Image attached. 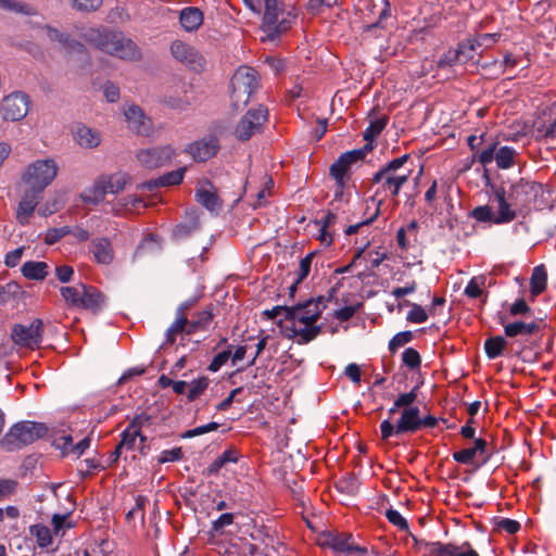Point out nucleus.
<instances>
[{
  "label": "nucleus",
  "mask_w": 556,
  "mask_h": 556,
  "mask_svg": "<svg viewBox=\"0 0 556 556\" xmlns=\"http://www.w3.org/2000/svg\"><path fill=\"white\" fill-rule=\"evenodd\" d=\"M408 160L409 155L403 154L402 156L395 157L382 165L372 175L371 185L377 186V190L375 192V197H371L369 200H367V210L369 208V203L374 206V210L362 222L355 225H350L345 229V235H354L363 226L370 225L377 219L380 214L382 199L377 200L376 197L383 195V198L394 199L400 194L402 187L407 184L413 173L412 168L405 166Z\"/></svg>",
  "instance_id": "nucleus-1"
},
{
  "label": "nucleus",
  "mask_w": 556,
  "mask_h": 556,
  "mask_svg": "<svg viewBox=\"0 0 556 556\" xmlns=\"http://www.w3.org/2000/svg\"><path fill=\"white\" fill-rule=\"evenodd\" d=\"M326 308L323 296L308 299L302 303L290 306L288 316L291 326L286 327L285 336L298 344H307L321 332V327L314 325Z\"/></svg>",
  "instance_id": "nucleus-2"
},
{
  "label": "nucleus",
  "mask_w": 556,
  "mask_h": 556,
  "mask_svg": "<svg viewBox=\"0 0 556 556\" xmlns=\"http://www.w3.org/2000/svg\"><path fill=\"white\" fill-rule=\"evenodd\" d=\"M87 42L99 50L124 60H135L139 51L135 42L122 33L108 29L90 28L84 35Z\"/></svg>",
  "instance_id": "nucleus-3"
},
{
  "label": "nucleus",
  "mask_w": 556,
  "mask_h": 556,
  "mask_svg": "<svg viewBox=\"0 0 556 556\" xmlns=\"http://www.w3.org/2000/svg\"><path fill=\"white\" fill-rule=\"evenodd\" d=\"M47 432L48 428L45 424L28 420L20 421L10 428L3 437L1 444L8 451L18 450L41 439Z\"/></svg>",
  "instance_id": "nucleus-4"
},
{
  "label": "nucleus",
  "mask_w": 556,
  "mask_h": 556,
  "mask_svg": "<svg viewBox=\"0 0 556 556\" xmlns=\"http://www.w3.org/2000/svg\"><path fill=\"white\" fill-rule=\"evenodd\" d=\"M129 181L130 176L123 172L101 175L93 185L83 193L81 198L86 203L98 204L104 200L108 193L117 194L122 192Z\"/></svg>",
  "instance_id": "nucleus-5"
},
{
  "label": "nucleus",
  "mask_w": 556,
  "mask_h": 556,
  "mask_svg": "<svg viewBox=\"0 0 556 556\" xmlns=\"http://www.w3.org/2000/svg\"><path fill=\"white\" fill-rule=\"evenodd\" d=\"M257 88V72L249 66L239 67L231 78L232 105L236 109L245 106Z\"/></svg>",
  "instance_id": "nucleus-6"
},
{
  "label": "nucleus",
  "mask_w": 556,
  "mask_h": 556,
  "mask_svg": "<svg viewBox=\"0 0 556 556\" xmlns=\"http://www.w3.org/2000/svg\"><path fill=\"white\" fill-rule=\"evenodd\" d=\"M265 12L262 21V30L266 34L263 40H275L288 30L293 16L285 14L282 4L278 0H264Z\"/></svg>",
  "instance_id": "nucleus-7"
},
{
  "label": "nucleus",
  "mask_w": 556,
  "mask_h": 556,
  "mask_svg": "<svg viewBox=\"0 0 556 556\" xmlns=\"http://www.w3.org/2000/svg\"><path fill=\"white\" fill-rule=\"evenodd\" d=\"M58 174V165L51 160H39L27 166L23 180L37 192H42L55 178Z\"/></svg>",
  "instance_id": "nucleus-8"
},
{
  "label": "nucleus",
  "mask_w": 556,
  "mask_h": 556,
  "mask_svg": "<svg viewBox=\"0 0 556 556\" xmlns=\"http://www.w3.org/2000/svg\"><path fill=\"white\" fill-rule=\"evenodd\" d=\"M542 191V185L535 181L520 179L510 186L507 194L508 199L514 203V206L517 207L521 214H525Z\"/></svg>",
  "instance_id": "nucleus-9"
},
{
  "label": "nucleus",
  "mask_w": 556,
  "mask_h": 556,
  "mask_svg": "<svg viewBox=\"0 0 556 556\" xmlns=\"http://www.w3.org/2000/svg\"><path fill=\"white\" fill-rule=\"evenodd\" d=\"M267 119L268 110L265 106L258 105L249 110L236 127V137L241 141L249 140L252 136L262 131Z\"/></svg>",
  "instance_id": "nucleus-10"
},
{
  "label": "nucleus",
  "mask_w": 556,
  "mask_h": 556,
  "mask_svg": "<svg viewBox=\"0 0 556 556\" xmlns=\"http://www.w3.org/2000/svg\"><path fill=\"white\" fill-rule=\"evenodd\" d=\"M374 149V144L366 143L361 149L348 151L339 156V159L330 166V175L336 179L338 186H344V178L351 166L358 161L365 159L368 152Z\"/></svg>",
  "instance_id": "nucleus-11"
},
{
  "label": "nucleus",
  "mask_w": 556,
  "mask_h": 556,
  "mask_svg": "<svg viewBox=\"0 0 556 556\" xmlns=\"http://www.w3.org/2000/svg\"><path fill=\"white\" fill-rule=\"evenodd\" d=\"M43 321L39 318L34 319L28 325L18 324L12 329V339L14 343L21 346L36 349L42 341Z\"/></svg>",
  "instance_id": "nucleus-12"
},
{
  "label": "nucleus",
  "mask_w": 556,
  "mask_h": 556,
  "mask_svg": "<svg viewBox=\"0 0 556 556\" xmlns=\"http://www.w3.org/2000/svg\"><path fill=\"white\" fill-rule=\"evenodd\" d=\"M174 156L175 150L170 146L146 148L136 153L139 164L149 169L169 164Z\"/></svg>",
  "instance_id": "nucleus-13"
},
{
  "label": "nucleus",
  "mask_w": 556,
  "mask_h": 556,
  "mask_svg": "<svg viewBox=\"0 0 556 556\" xmlns=\"http://www.w3.org/2000/svg\"><path fill=\"white\" fill-rule=\"evenodd\" d=\"M29 106L30 99L28 94L22 91H14L2 100V117L12 122L21 121L27 115Z\"/></svg>",
  "instance_id": "nucleus-14"
},
{
  "label": "nucleus",
  "mask_w": 556,
  "mask_h": 556,
  "mask_svg": "<svg viewBox=\"0 0 556 556\" xmlns=\"http://www.w3.org/2000/svg\"><path fill=\"white\" fill-rule=\"evenodd\" d=\"M128 128L141 136H149L152 131V122L137 104H126L123 109Z\"/></svg>",
  "instance_id": "nucleus-15"
},
{
  "label": "nucleus",
  "mask_w": 556,
  "mask_h": 556,
  "mask_svg": "<svg viewBox=\"0 0 556 556\" xmlns=\"http://www.w3.org/2000/svg\"><path fill=\"white\" fill-rule=\"evenodd\" d=\"M147 438L140 431V425L138 419H134L126 429L122 432V439L118 443L119 448L126 451H132L138 447L141 454H146V442Z\"/></svg>",
  "instance_id": "nucleus-16"
},
{
  "label": "nucleus",
  "mask_w": 556,
  "mask_h": 556,
  "mask_svg": "<svg viewBox=\"0 0 556 556\" xmlns=\"http://www.w3.org/2000/svg\"><path fill=\"white\" fill-rule=\"evenodd\" d=\"M218 140L207 137L188 144L185 151L197 162H205L213 157L218 150Z\"/></svg>",
  "instance_id": "nucleus-17"
},
{
  "label": "nucleus",
  "mask_w": 556,
  "mask_h": 556,
  "mask_svg": "<svg viewBox=\"0 0 556 556\" xmlns=\"http://www.w3.org/2000/svg\"><path fill=\"white\" fill-rule=\"evenodd\" d=\"M428 552L432 556H479L469 542H464L460 545L432 542L428 545Z\"/></svg>",
  "instance_id": "nucleus-18"
},
{
  "label": "nucleus",
  "mask_w": 556,
  "mask_h": 556,
  "mask_svg": "<svg viewBox=\"0 0 556 556\" xmlns=\"http://www.w3.org/2000/svg\"><path fill=\"white\" fill-rule=\"evenodd\" d=\"M494 198L497 201V211L495 213V225L509 224L518 215H521L519 210L514 206V203L508 199V194L504 189H498L494 192Z\"/></svg>",
  "instance_id": "nucleus-19"
},
{
  "label": "nucleus",
  "mask_w": 556,
  "mask_h": 556,
  "mask_svg": "<svg viewBox=\"0 0 556 556\" xmlns=\"http://www.w3.org/2000/svg\"><path fill=\"white\" fill-rule=\"evenodd\" d=\"M90 253L96 263L101 265H111L114 262V249L112 242L106 237H98L90 242Z\"/></svg>",
  "instance_id": "nucleus-20"
},
{
  "label": "nucleus",
  "mask_w": 556,
  "mask_h": 556,
  "mask_svg": "<svg viewBox=\"0 0 556 556\" xmlns=\"http://www.w3.org/2000/svg\"><path fill=\"white\" fill-rule=\"evenodd\" d=\"M170 52L173 56L184 64L192 67L202 65V56L199 52L190 45L176 40L170 45Z\"/></svg>",
  "instance_id": "nucleus-21"
},
{
  "label": "nucleus",
  "mask_w": 556,
  "mask_h": 556,
  "mask_svg": "<svg viewBox=\"0 0 556 556\" xmlns=\"http://www.w3.org/2000/svg\"><path fill=\"white\" fill-rule=\"evenodd\" d=\"M83 292L78 308L89 311L92 314L100 313L105 306V295L97 288L88 285L86 288H83Z\"/></svg>",
  "instance_id": "nucleus-22"
},
{
  "label": "nucleus",
  "mask_w": 556,
  "mask_h": 556,
  "mask_svg": "<svg viewBox=\"0 0 556 556\" xmlns=\"http://www.w3.org/2000/svg\"><path fill=\"white\" fill-rule=\"evenodd\" d=\"M420 430V409L415 407L405 408L396 422V435L414 433Z\"/></svg>",
  "instance_id": "nucleus-23"
},
{
  "label": "nucleus",
  "mask_w": 556,
  "mask_h": 556,
  "mask_svg": "<svg viewBox=\"0 0 556 556\" xmlns=\"http://www.w3.org/2000/svg\"><path fill=\"white\" fill-rule=\"evenodd\" d=\"M328 544L336 552L343 553L346 555H363L366 553V548L356 545L353 541L351 534L348 533H338L336 535H331Z\"/></svg>",
  "instance_id": "nucleus-24"
},
{
  "label": "nucleus",
  "mask_w": 556,
  "mask_h": 556,
  "mask_svg": "<svg viewBox=\"0 0 556 556\" xmlns=\"http://www.w3.org/2000/svg\"><path fill=\"white\" fill-rule=\"evenodd\" d=\"M41 193L42 192H37V190L33 188H29V190L24 193L16 212V218L22 225L28 222V218L38 204Z\"/></svg>",
  "instance_id": "nucleus-25"
},
{
  "label": "nucleus",
  "mask_w": 556,
  "mask_h": 556,
  "mask_svg": "<svg viewBox=\"0 0 556 556\" xmlns=\"http://www.w3.org/2000/svg\"><path fill=\"white\" fill-rule=\"evenodd\" d=\"M74 140L84 149H94L101 143V134L96 129L79 124L74 130Z\"/></svg>",
  "instance_id": "nucleus-26"
},
{
  "label": "nucleus",
  "mask_w": 556,
  "mask_h": 556,
  "mask_svg": "<svg viewBox=\"0 0 556 556\" xmlns=\"http://www.w3.org/2000/svg\"><path fill=\"white\" fill-rule=\"evenodd\" d=\"M47 36L51 41L59 42L68 52H81L84 49V46L80 42L71 39L68 36L60 33L55 28L47 27Z\"/></svg>",
  "instance_id": "nucleus-27"
},
{
  "label": "nucleus",
  "mask_w": 556,
  "mask_h": 556,
  "mask_svg": "<svg viewBox=\"0 0 556 556\" xmlns=\"http://www.w3.org/2000/svg\"><path fill=\"white\" fill-rule=\"evenodd\" d=\"M202 22V12L197 8H186L180 12V24L188 31L198 29Z\"/></svg>",
  "instance_id": "nucleus-28"
},
{
  "label": "nucleus",
  "mask_w": 556,
  "mask_h": 556,
  "mask_svg": "<svg viewBox=\"0 0 556 556\" xmlns=\"http://www.w3.org/2000/svg\"><path fill=\"white\" fill-rule=\"evenodd\" d=\"M539 330V325L534 321L523 323L515 321L504 325V332L507 337L530 336Z\"/></svg>",
  "instance_id": "nucleus-29"
},
{
  "label": "nucleus",
  "mask_w": 556,
  "mask_h": 556,
  "mask_svg": "<svg viewBox=\"0 0 556 556\" xmlns=\"http://www.w3.org/2000/svg\"><path fill=\"white\" fill-rule=\"evenodd\" d=\"M21 270L27 279L43 280L48 275V265L45 262L29 261L23 264Z\"/></svg>",
  "instance_id": "nucleus-30"
},
{
  "label": "nucleus",
  "mask_w": 556,
  "mask_h": 556,
  "mask_svg": "<svg viewBox=\"0 0 556 556\" xmlns=\"http://www.w3.org/2000/svg\"><path fill=\"white\" fill-rule=\"evenodd\" d=\"M87 285L79 283L72 287H61L60 293L67 305L78 308L80 302V295H83V288Z\"/></svg>",
  "instance_id": "nucleus-31"
},
{
  "label": "nucleus",
  "mask_w": 556,
  "mask_h": 556,
  "mask_svg": "<svg viewBox=\"0 0 556 556\" xmlns=\"http://www.w3.org/2000/svg\"><path fill=\"white\" fill-rule=\"evenodd\" d=\"M547 274L543 266L533 269L530 280V291L533 295L541 294L546 289Z\"/></svg>",
  "instance_id": "nucleus-32"
},
{
  "label": "nucleus",
  "mask_w": 556,
  "mask_h": 556,
  "mask_svg": "<svg viewBox=\"0 0 556 556\" xmlns=\"http://www.w3.org/2000/svg\"><path fill=\"white\" fill-rule=\"evenodd\" d=\"M507 341L502 336L491 337L484 342V351L490 359L498 357L506 348Z\"/></svg>",
  "instance_id": "nucleus-33"
},
{
  "label": "nucleus",
  "mask_w": 556,
  "mask_h": 556,
  "mask_svg": "<svg viewBox=\"0 0 556 556\" xmlns=\"http://www.w3.org/2000/svg\"><path fill=\"white\" fill-rule=\"evenodd\" d=\"M197 201L208 211L213 212L220 207L218 195L206 189H198L195 192Z\"/></svg>",
  "instance_id": "nucleus-34"
},
{
  "label": "nucleus",
  "mask_w": 556,
  "mask_h": 556,
  "mask_svg": "<svg viewBox=\"0 0 556 556\" xmlns=\"http://www.w3.org/2000/svg\"><path fill=\"white\" fill-rule=\"evenodd\" d=\"M516 151L511 147L503 146L496 151L495 162L498 168L508 169L515 164Z\"/></svg>",
  "instance_id": "nucleus-35"
},
{
  "label": "nucleus",
  "mask_w": 556,
  "mask_h": 556,
  "mask_svg": "<svg viewBox=\"0 0 556 556\" xmlns=\"http://www.w3.org/2000/svg\"><path fill=\"white\" fill-rule=\"evenodd\" d=\"M29 532L36 538L40 547L45 548L52 543V531L45 525H34L29 528Z\"/></svg>",
  "instance_id": "nucleus-36"
},
{
  "label": "nucleus",
  "mask_w": 556,
  "mask_h": 556,
  "mask_svg": "<svg viewBox=\"0 0 556 556\" xmlns=\"http://www.w3.org/2000/svg\"><path fill=\"white\" fill-rule=\"evenodd\" d=\"M388 123V117L382 116L370 122L368 127L363 132V138L367 143L372 144L374 139L381 134Z\"/></svg>",
  "instance_id": "nucleus-37"
},
{
  "label": "nucleus",
  "mask_w": 556,
  "mask_h": 556,
  "mask_svg": "<svg viewBox=\"0 0 556 556\" xmlns=\"http://www.w3.org/2000/svg\"><path fill=\"white\" fill-rule=\"evenodd\" d=\"M189 329V321L187 316H177L175 321L166 330V342L173 344L176 336Z\"/></svg>",
  "instance_id": "nucleus-38"
},
{
  "label": "nucleus",
  "mask_w": 556,
  "mask_h": 556,
  "mask_svg": "<svg viewBox=\"0 0 556 556\" xmlns=\"http://www.w3.org/2000/svg\"><path fill=\"white\" fill-rule=\"evenodd\" d=\"M213 319V313L211 309H204L197 314L194 319L189 321V329L187 333H192L199 329H206Z\"/></svg>",
  "instance_id": "nucleus-39"
},
{
  "label": "nucleus",
  "mask_w": 556,
  "mask_h": 556,
  "mask_svg": "<svg viewBox=\"0 0 556 556\" xmlns=\"http://www.w3.org/2000/svg\"><path fill=\"white\" fill-rule=\"evenodd\" d=\"M478 46L476 45L472 38H468L458 43L456 52L458 53L459 62L466 63L471 61L475 58V52Z\"/></svg>",
  "instance_id": "nucleus-40"
},
{
  "label": "nucleus",
  "mask_w": 556,
  "mask_h": 556,
  "mask_svg": "<svg viewBox=\"0 0 556 556\" xmlns=\"http://www.w3.org/2000/svg\"><path fill=\"white\" fill-rule=\"evenodd\" d=\"M208 383H210V380L206 377H201L195 380H192L188 384V393H187L188 401L192 402L195 399H198L201 394H203L204 391L207 389Z\"/></svg>",
  "instance_id": "nucleus-41"
},
{
  "label": "nucleus",
  "mask_w": 556,
  "mask_h": 556,
  "mask_svg": "<svg viewBox=\"0 0 556 556\" xmlns=\"http://www.w3.org/2000/svg\"><path fill=\"white\" fill-rule=\"evenodd\" d=\"M18 481L15 479L2 478L0 479V502L9 500L18 489Z\"/></svg>",
  "instance_id": "nucleus-42"
},
{
  "label": "nucleus",
  "mask_w": 556,
  "mask_h": 556,
  "mask_svg": "<svg viewBox=\"0 0 556 556\" xmlns=\"http://www.w3.org/2000/svg\"><path fill=\"white\" fill-rule=\"evenodd\" d=\"M471 216L477 220L481 223H492L495 224V213L493 212L492 207L489 205H481L477 206L471 211Z\"/></svg>",
  "instance_id": "nucleus-43"
},
{
  "label": "nucleus",
  "mask_w": 556,
  "mask_h": 556,
  "mask_svg": "<svg viewBox=\"0 0 556 556\" xmlns=\"http://www.w3.org/2000/svg\"><path fill=\"white\" fill-rule=\"evenodd\" d=\"M498 142L493 141L491 142L486 148H484L480 153H476L475 156H477L478 161L482 165H488L495 161L496 151L498 150Z\"/></svg>",
  "instance_id": "nucleus-44"
},
{
  "label": "nucleus",
  "mask_w": 556,
  "mask_h": 556,
  "mask_svg": "<svg viewBox=\"0 0 556 556\" xmlns=\"http://www.w3.org/2000/svg\"><path fill=\"white\" fill-rule=\"evenodd\" d=\"M118 208H114L116 213L121 212L122 210L132 211L140 206H144L143 200L136 194H129L123 198L122 200L118 201Z\"/></svg>",
  "instance_id": "nucleus-45"
},
{
  "label": "nucleus",
  "mask_w": 556,
  "mask_h": 556,
  "mask_svg": "<svg viewBox=\"0 0 556 556\" xmlns=\"http://www.w3.org/2000/svg\"><path fill=\"white\" fill-rule=\"evenodd\" d=\"M402 362L409 369H417L420 366L421 357L418 351L413 348H407L402 354Z\"/></svg>",
  "instance_id": "nucleus-46"
},
{
  "label": "nucleus",
  "mask_w": 556,
  "mask_h": 556,
  "mask_svg": "<svg viewBox=\"0 0 556 556\" xmlns=\"http://www.w3.org/2000/svg\"><path fill=\"white\" fill-rule=\"evenodd\" d=\"M409 306H410V311L408 312V314L406 316V319L409 323L422 324V323L427 321L428 314L421 305L412 303V304H409Z\"/></svg>",
  "instance_id": "nucleus-47"
},
{
  "label": "nucleus",
  "mask_w": 556,
  "mask_h": 556,
  "mask_svg": "<svg viewBox=\"0 0 556 556\" xmlns=\"http://www.w3.org/2000/svg\"><path fill=\"white\" fill-rule=\"evenodd\" d=\"M186 168H178L176 170L166 173L162 177L159 178V182H161L162 187L165 186H176L179 185L184 179Z\"/></svg>",
  "instance_id": "nucleus-48"
},
{
  "label": "nucleus",
  "mask_w": 556,
  "mask_h": 556,
  "mask_svg": "<svg viewBox=\"0 0 556 556\" xmlns=\"http://www.w3.org/2000/svg\"><path fill=\"white\" fill-rule=\"evenodd\" d=\"M386 258L387 254L380 251H368L366 254L364 252L362 256V260L369 264L365 267L366 270L379 267Z\"/></svg>",
  "instance_id": "nucleus-49"
},
{
  "label": "nucleus",
  "mask_w": 556,
  "mask_h": 556,
  "mask_svg": "<svg viewBox=\"0 0 556 556\" xmlns=\"http://www.w3.org/2000/svg\"><path fill=\"white\" fill-rule=\"evenodd\" d=\"M483 285H484L483 277H473L470 279V281L466 286L464 293L471 299L479 298L482 293L481 288Z\"/></svg>",
  "instance_id": "nucleus-50"
},
{
  "label": "nucleus",
  "mask_w": 556,
  "mask_h": 556,
  "mask_svg": "<svg viewBox=\"0 0 556 556\" xmlns=\"http://www.w3.org/2000/svg\"><path fill=\"white\" fill-rule=\"evenodd\" d=\"M164 101L169 108H172L174 110H179V111L186 110L190 104V101L186 94H182V96L166 94Z\"/></svg>",
  "instance_id": "nucleus-51"
},
{
  "label": "nucleus",
  "mask_w": 556,
  "mask_h": 556,
  "mask_svg": "<svg viewBox=\"0 0 556 556\" xmlns=\"http://www.w3.org/2000/svg\"><path fill=\"white\" fill-rule=\"evenodd\" d=\"M413 339L412 331H402L396 333L389 342V350L395 352L399 348L410 342Z\"/></svg>",
  "instance_id": "nucleus-52"
},
{
  "label": "nucleus",
  "mask_w": 556,
  "mask_h": 556,
  "mask_svg": "<svg viewBox=\"0 0 556 556\" xmlns=\"http://www.w3.org/2000/svg\"><path fill=\"white\" fill-rule=\"evenodd\" d=\"M73 7L78 11L93 12L103 3V0H71Z\"/></svg>",
  "instance_id": "nucleus-53"
},
{
  "label": "nucleus",
  "mask_w": 556,
  "mask_h": 556,
  "mask_svg": "<svg viewBox=\"0 0 556 556\" xmlns=\"http://www.w3.org/2000/svg\"><path fill=\"white\" fill-rule=\"evenodd\" d=\"M218 427H219V424H217L215 421H212V422H208L206 425L199 426V427H195L193 429H190V430L186 431L182 434V438H193V437L202 435V434H205L207 432L217 430Z\"/></svg>",
  "instance_id": "nucleus-54"
},
{
  "label": "nucleus",
  "mask_w": 556,
  "mask_h": 556,
  "mask_svg": "<svg viewBox=\"0 0 556 556\" xmlns=\"http://www.w3.org/2000/svg\"><path fill=\"white\" fill-rule=\"evenodd\" d=\"M459 62L458 53L456 52V49H451L443 53L440 59L438 60V67L444 68V67H452L455 64Z\"/></svg>",
  "instance_id": "nucleus-55"
},
{
  "label": "nucleus",
  "mask_w": 556,
  "mask_h": 556,
  "mask_svg": "<svg viewBox=\"0 0 556 556\" xmlns=\"http://www.w3.org/2000/svg\"><path fill=\"white\" fill-rule=\"evenodd\" d=\"M230 356H231L230 350H226V351H223V352L216 354L214 356V358L212 359L211 364L208 365L207 369L213 372L218 371L222 368V366H224L228 362Z\"/></svg>",
  "instance_id": "nucleus-56"
},
{
  "label": "nucleus",
  "mask_w": 556,
  "mask_h": 556,
  "mask_svg": "<svg viewBox=\"0 0 556 556\" xmlns=\"http://www.w3.org/2000/svg\"><path fill=\"white\" fill-rule=\"evenodd\" d=\"M53 445L61 450L63 456H71V445H73V438L70 434L58 437L54 439Z\"/></svg>",
  "instance_id": "nucleus-57"
},
{
  "label": "nucleus",
  "mask_w": 556,
  "mask_h": 556,
  "mask_svg": "<svg viewBox=\"0 0 556 556\" xmlns=\"http://www.w3.org/2000/svg\"><path fill=\"white\" fill-rule=\"evenodd\" d=\"M314 256H315V252H311L300 261L296 282H301L303 279H305L307 277V275L309 274V270H311V265H312V261H313Z\"/></svg>",
  "instance_id": "nucleus-58"
},
{
  "label": "nucleus",
  "mask_w": 556,
  "mask_h": 556,
  "mask_svg": "<svg viewBox=\"0 0 556 556\" xmlns=\"http://www.w3.org/2000/svg\"><path fill=\"white\" fill-rule=\"evenodd\" d=\"M417 399V388H414L412 391L407 393L400 394L397 399L395 400V406L402 407V408H409L413 407L412 404Z\"/></svg>",
  "instance_id": "nucleus-59"
},
{
  "label": "nucleus",
  "mask_w": 556,
  "mask_h": 556,
  "mask_svg": "<svg viewBox=\"0 0 556 556\" xmlns=\"http://www.w3.org/2000/svg\"><path fill=\"white\" fill-rule=\"evenodd\" d=\"M386 517L389 522L396 526L401 530H406L408 528L406 519L395 509H388L386 511Z\"/></svg>",
  "instance_id": "nucleus-60"
},
{
  "label": "nucleus",
  "mask_w": 556,
  "mask_h": 556,
  "mask_svg": "<svg viewBox=\"0 0 556 556\" xmlns=\"http://www.w3.org/2000/svg\"><path fill=\"white\" fill-rule=\"evenodd\" d=\"M154 249H159V244L154 236L150 235L146 237L142 242L138 245L135 255L139 256L146 252H152Z\"/></svg>",
  "instance_id": "nucleus-61"
},
{
  "label": "nucleus",
  "mask_w": 556,
  "mask_h": 556,
  "mask_svg": "<svg viewBox=\"0 0 556 556\" xmlns=\"http://www.w3.org/2000/svg\"><path fill=\"white\" fill-rule=\"evenodd\" d=\"M67 517H68V514H65V515L54 514L52 516V520H51L52 527H53L52 531L55 535H59L63 531L64 526H66V528L73 527L72 522L65 523Z\"/></svg>",
  "instance_id": "nucleus-62"
},
{
  "label": "nucleus",
  "mask_w": 556,
  "mask_h": 556,
  "mask_svg": "<svg viewBox=\"0 0 556 556\" xmlns=\"http://www.w3.org/2000/svg\"><path fill=\"white\" fill-rule=\"evenodd\" d=\"M233 523V515L230 513L222 514L216 520L212 523V529L215 532H222L223 529L227 526Z\"/></svg>",
  "instance_id": "nucleus-63"
},
{
  "label": "nucleus",
  "mask_w": 556,
  "mask_h": 556,
  "mask_svg": "<svg viewBox=\"0 0 556 556\" xmlns=\"http://www.w3.org/2000/svg\"><path fill=\"white\" fill-rule=\"evenodd\" d=\"M182 458V451L181 447H174L172 450H164L160 457V463H167V462H176L180 460Z\"/></svg>",
  "instance_id": "nucleus-64"
}]
</instances>
